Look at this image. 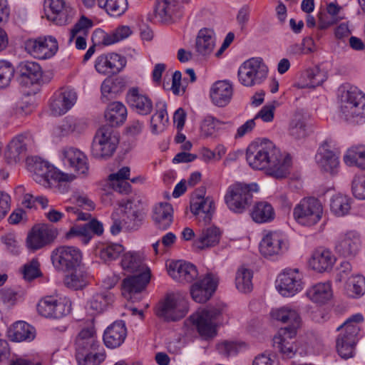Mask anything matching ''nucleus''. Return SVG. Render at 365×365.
<instances>
[{"instance_id": "052dcab7", "label": "nucleus", "mask_w": 365, "mask_h": 365, "mask_svg": "<svg viewBox=\"0 0 365 365\" xmlns=\"http://www.w3.org/2000/svg\"><path fill=\"white\" fill-rule=\"evenodd\" d=\"M347 289L351 297L361 296L365 292V278L361 275L349 278Z\"/></svg>"}, {"instance_id": "5fc2aeb1", "label": "nucleus", "mask_w": 365, "mask_h": 365, "mask_svg": "<svg viewBox=\"0 0 365 365\" xmlns=\"http://www.w3.org/2000/svg\"><path fill=\"white\" fill-rule=\"evenodd\" d=\"M344 161L349 166L365 169V148L362 146L351 148L344 155Z\"/></svg>"}, {"instance_id": "f03ea898", "label": "nucleus", "mask_w": 365, "mask_h": 365, "mask_svg": "<svg viewBox=\"0 0 365 365\" xmlns=\"http://www.w3.org/2000/svg\"><path fill=\"white\" fill-rule=\"evenodd\" d=\"M340 113L351 124L365 123V95L356 87L343 89L340 94Z\"/></svg>"}, {"instance_id": "0eeeda50", "label": "nucleus", "mask_w": 365, "mask_h": 365, "mask_svg": "<svg viewBox=\"0 0 365 365\" xmlns=\"http://www.w3.org/2000/svg\"><path fill=\"white\" fill-rule=\"evenodd\" d=\"M268 68L260 58L245 61L237 72L240 83L246 87L261 84L267 77Z\"/></svg>"}, {"instance_id": "864d4df0", "label": "nucleus", "mask_w": 365, "mask_h": 365, "mask_svg": "<svg viewBox=\"0 0 365 365\" xmlns=\"http://www.w3.org/2000/svg\"><path fill=\"white\" fill-rule=\"evenodd\" d=\"M71 274L66 275L64 278L65 285L73 289H82L86 284L87 274L81 267H78L72 269Z\"/></svg>"}, {"instance_id": "72a5a7b5", "label": "nucleus", "mask_w": 365, "mask_h": 365, "mask_svg": "<svg viewBox=\"0 0 365 365\" xmlns=\"http://www.w3.org/2000/svg\"><path fill=\"white\" fill-rule=\"evenodd\" d=\"M152 219L155 227L161 230H168L173 221V209L168 202H160L153 208Z\"/></svg>"}, {"instance_id": "f257e3e1", "label": "nucleus", "mask_w": 365, "mask_h": 365, "mask_svg": "<svg viewBox=\"0 0 365 365\" xmlns=\"http://www.w3.org/2000/svg\"><path fill=\"white\" fill-rule=\"evenodd\" d=\"M246 159L254 169H267V173L282 178L289 173L291 158L283 155L275 145L267 139L252 143L247 148Z\"/></svg>"}, {"instance_id": "dca6fc26", "label": "nucleus", "mask_w": 365, "mask_h": 365, "mask_svg": "<svg viewBox=\"0 0 365 365\" xmlns=\"http://www.w3.org/2000/svg\"><path fill=\"white\" fill-rule=\"evenodd\" d=\"M339 153L331 141L325 140L319 148L316 155L317 164L324 172L334 174L339 168Z\"/></svg>"}, {"instance_id": "a211bd4d", "label": "nucleus", "mask_w": 365, "mask_h": 365, "mask_svg": "<svg viewBox=\"0 0 365 365\" xmlns=\"http://www.w3.org/2000/svg\"><path fill=\"white\" fill-rule=\"evenodd\" d=\"M76 93L71 88H62L56 91L50 99L49 108L52 115H62L76 103Z\"/></svg>"}, {"instance_id": "9d476101", "label": "nucleus", "mask_w": 365, "mask_h": 365, "mask_svg": "<svg viewBox=\"0 0 365 365\" xmlns=\"http://www.w3.org/2000/svg\"><path fill=\"white\" fill-rule=\"evenodd\" d=\"M24 46L30 55L41 60L53 57L58 50V41L52 36L29 38L25 41Z\"/></svg>"}, {"instance_id": "9b49d317", "label": "nucleus", "mask_w": 365, "mask_h": 365, "mask_svg": "<svg viewBox=\"0 0 365 365\" xmlns=\"http://www.w3.org/2000/svg\"><path fill=\"white\" fill-rule=\"evenodd\" d=\"M220 314V309L206 308L190 316V320L202 336L213 337L216 334V320Z\"/></svg>"}, {"instance_id": "f704fd0d", "label": "nucleus", "mask_w": 365, "mask_h": 365, "mask_svg": "<svg viewBox=\"0 0 365 365\" xmlns=\"http://www.w3.org/2000/svg\"><path fill=\"white\" fill-rule=\"evenodd\" d=\"M335 262L336 257L329 250L319 247L313 252L309 264L313 269L323 272L331 270Z\"/></svg>"}, {"instance_id": "0e129e2a", "label": "nucleus", "mask_w": 365, "mask_h": 365, "mask_svg": "<svg viewBox=\"0 0 365 365\" xmlns=\"http://www.w3.org/2000/svg\"><path fill=\"white\" fill-rule=\"evenodd\" d=\"M222 124L223 123L218 119L212 115H207L201 124L202 134L205 137H210L212 135L215 131L219 129L220 125Z\"/></svg>"}, {"instance_id": "69168bd1", "label": "nucleus", "mask_w": 365, "mask_h": 365, "mask_svg": "<svg viewBox=\"0 0 365 365\" xmlns=\"http://www.w3.org/2000/svg\"><path fill=\"white\" fill-rule=\"evenodd\" d=\"M304 77L308 80L304 86L309 88H315L321 85L324 81V75L318 68L307 69Z\"/></svg>"}, {"instance_id": "c756f323", "label": "nucleus", "mask_w": 365, "mask_h": 365, "mask_svg": "<svg viewBox=\"0 0 365 365\" xmlns=\"http://www.w3.org/2000/svg\"><path fill=\"white\" fill-rule=\"evenodd\" d=\"M127 336V329L123 321L118 320L112 323L103 333V342L110 349L119 347Z\"/></svg>"}, {"instance_id": "c85d7f7f", "label": "nucleus", "mask_w": 365, "mask_h": 365, "mask_svg": "<svg viewBox=\"0 0 365 365\" xmlns=\"http://www.w3.org/2000/svg\"><path fill=\"white\" fill-rule=\"evenodd\" d=\"M272 317L287 326L279 329L297 332L302 326V319L297 309L288 306L282 307L272 312Z\"/></svg>"}, {"instance_id": "a18cd8bd", "label": "nucleus", "mask_w": 365, "mask_h": 365, "mask_svg": "<svg viewBox=\"0 0 365 365\" xmlns=\"http://www.w3.org/2000/svg\"><path fill=\"white\" fill-rule=\"evenodd\" d=\"M168 124L167 105L165 102L160 101L156 103V112L150 119L151 131L153 134L163 132Z\"/></svg>"}, {"instance_id": "a19ab883", "label": "nucleus", "mask_w": 365, "mask_h": 365, "mask_svg": "<svg viewBox=\"0 0 365 365\" xmlns=\"http://www.w3.org/2000/svg\"><path fill=\"white\" fill-rule=\"evenodd\" d=\"M9 336L14 341H31L36 337V330L29 324L19 321L14 323L10 329Z\"/></svg>"}, {"instance_id": "aec40b11", "label": "nucleus", "mask_w": 365, "mask_h": 365, "mask_svg": "<svg viewBox=\"0 0 365 365\" xmlns=\"http://www.w3.org/2000/svg\"><path fill=\"white\" fill-rule=\"evenodd\" d=\"M34 139L29 132H26L14 137L8 145L6 157L10 162L16 163L21 155H25L28 150L34 146Z\"/></svg>"}, {"instance_id": "4468645a", "label": "nucleus", "mask_w": 365, "mask_h": 365, "mask_svg": "<svg viewBox=\"0 0 365 365\" xmlns=\"http://www.w3.org/2000/svg\"><path fill=\"white\" fill-rule=\"evenodd\" d=\"M219 282L217 274L209 272L194 282L190 288L192 299L197 303H205L215 292Z\"/></svg>"}, {"instance_id": "f3484780", "label": "nucleus", "mask_w": 365, "mask_h": 365, "mask_svg": "<svg viewBox=\"0 0 365 365\" xmlns=\"http://www.w3.org/2000/svg\"><path fill=\"white\" fill-rule=\"evenodd\" d=\"M302 274L298 269H285L277 277V288L284 297H292L302 289Z\"/></svg>"}, {"instance_id": "e2e57ef3", "label": "nucleus", "mask_w": 365, "mask_h": 365, "mask_svg": "<svg viewBox=\"0 0 365 365\" xmlns=\"http://www.w3.org/2000/svg\"><path fill=\"white\" fill-rule=\"evenodd\" d=\"M24 279L31 281L41 275L40 264L37 259H32L25 264L21 272Z\"/></svg>"}, {"instance_id": "79ce46f5", "label": "nucleus", "mask_w": 365, "mask_h": 365, "mask_svg": "<svg viewBox=\"0 0 365 365\" xmlns=\"http://www.w3.org/2000/svg\"><path fill=\"white\" fill-rule=\"evenodd\" d=\"M18 68L21 82H24L26 84L36 83L41 78V68L40 65L36 62H21Z\"/></svg>"}, {"instance_id": "412c9836", "label": "nucleus", "mask_w": 365, "mask_h": 365, "mask_svg": "<svg viewBox=\"0 0 365 365\" xmlns=\"http://www.w3.org/2000/svg\"><path fill=\"white\" fill-rule=\"evenodd\" d=\"M56 236V230L49 225L34 227L26 238L27 247L32 251L39 250L51 243Z\"/></svg>"}, {"instance_id": "20e7f679", "label": "nucleus", "mask_w": 365, "mask_h": 365, "mask_svg": "<svg viewBox=\"0 0 365 365\" xmlns=\"http://www.w3.org/2000/svg\"><path fill=\"white\" fill-rule=\"evenodd\" d=\"M258 190V185L255 182H235L227 187L224 197L225 202L230 211L243 213L252 204L253 193Z\"/></svg>"}, {"instance_id": "6ab92c4d", "label": "nucleus", "mask_w": 365, "mask_h": 365, "mask_svg": "<svg viewBox=\"0 0 365 365\" xmlns=\"http://www.w3.org/2000/svg\"><path fill=\"white\" fill-rule=\"evenodd\" d=\"M287 248L284 236L277 231L269 232L259 243L260 253L266 257L282 255Z\"/></svg>"}, {"instance_id": "7c9ffc66", "label": "nucleus", "mask_w": 365, "mask_h": 365, "mask_svg": "<svg viewBox=\"0 0 365 365\" xmlns=\"http://www.w3.org/2000/svg\"><path fill=\"white\" fill-rule=\"evenodd\" d=\"M214 202L210 197L195 195L190 201V210L197 216L199 220H202L205 224L211 221L214 212Z\"/></svg>"}, {"instance_id": "5701e85b", "label": "nucleus", "mask_w": 365, "mask_h": 365, "mask_svg": "<svg viewBox=\"0 0 365 365\" xmlns=\"http://www.w3.org/2000/svg\"><path fill=\"white\" fill-rule=\"evenodd\" d=\"M45 8L51 11L46 14L48 19L58 25L69 23L74 15L73 9L64 0H45Z\"/></svg>"}, {"instance_id": "2eb2a0df", "label": "nucleus", "mask_w": 365, "mask_h": 365, "mask_svg": "<svg viewBox=\"0 0 365 365\" xmlns=\"http://www.w3.org/2000/svg\"><path fill=\"white\" fill-rule=\"evenodd\" d=\"M187 312V305L184 301L173 295H169L158 304L155 314L165 321L175 322L183 318Z\"/></svg>"}, {"instance_id": "4d7b16f0", "label": "nucleus", "mask_w": 365, "mask_h": 365, "mask_svg": "<svg viewBox=\"0 0 365 365\" xmlns=\"http://www.w3.org/2000/svg\"><path fill=\"white\" fill-rule=\"evenodd\" d=\"M178 11L176 5L170 0H158L155 6V15L163 22L171 20L172 16Z\"/></svg>"}, {"instance_id": "680f3d73", "label": "nucleus", "mask_w": 365, "mask_h": 365, "mask_svg": "<svg viewBox=\"0 0 365 365\" xmlns=\"http://www.w3.org/2000/svg\"><path fill=\"white\" fill-rule=\"evenodd\" d=\"M14 71V68L9 61H0V88H6L9 85Z\"/></svg>"}, {"instance_id": "1a4fd4ad", "label": "nucleus", "mask_w": 365, "mask_h": 365, "mask_svg": "<svg viewBox=\"0 0 365 365\" xmlns=\"http://www.w3.org/2000/svg\"><path fill=\"white\" fill-rule=\"evenodd\" d=\"M40 315L49 319H61L70 314L71 302L66 297L46 296L37 304Z\"/></svg>"}, {"instance_id": "8fccbe9b", "label": "nucleus", "mask_w": 365, "mask_h": 365, "mask_svg": "<svg viewBox=\"0 0 365 365\" xmlns=\"http://www.w3.org/2000/svg\"><path fill=\"white\" fill-rule=\"evenodd\" d=\"M351 200L346 195L336 194L330 201V210L337 217L346 215L351 209Z\"/></svg>"}, {"instance_id": "a878e982", "label": "nucleus", "mask_w": 365, "mask_h": 365, "mask_svg": "<svg viewBox=\"0 0 365 365\" xmlns=\"http://www.w3.org/2000/svg\"><path fill=\"white\" fill-rule=\"evenodd\" d=\"M150 279V272H143L125 278L121 285L122 294L128 300H135V295L145 289Z\"/></svg>"}, {"instance_id": "6e6552de", "label": "nucleus", "mask_w": 365, "mask_h": 365, "mask_svg": "<svg viewBox=\"0 0 365 365\" xmlns=\"http://www.w3.org/2000/svg\"><path fill=\"white\" fill-rule=\"evenodd\" d=\"M323 207L320 201L314 197H304L294 207L293 216L300 225L313 226L322 218Z\"/></svg>"}, {"instance_id": "13d9d810", "label": "nucleus", "mask_w": 365, "mask_h": 365, "mask_svg": "<svg viewBox=\"0 0 365 365\" xmlns=\"http://www.w3.org/2000/svg\"><path fill=\"white\" fill-rule=\"evenodd\" d=\"M78 365H99L106 359L104 350L93 354L92 351L76 354Z\"/></svg>"}, {"instance_id": "09e8293b", "label": "nucleus", "mask_w": 365, "mask_h": 365, "mask_svg": "<svg viewBox=\"0 0 365 365\" xmlns=\"http://www.w3.org/2000/svg\"><path fill=\"white\" fill-rule=\"evenodd\" d=\"M123 250L120 244L101 243L96 247V255L105 262H109L116 259Z\"/></svg>"}, {"instance_id": "bb28decb", "label": "nucleus", "mask_w": 365, "mask_h": 365, "mask_svg": "<svg viewBox=\"0 0 365 365\" xmlns=\"http://www.w3.org/2000/svg\"><path fill=\"white\" fill-rule=\"evenodd\" d=\"M169 275L179 282H191L197 278L198 272L196 267L182 260L172 261L168 264Z\"/></svg>"}, {"instance_id": "3c124183", "label": "nucleus", "mask_w": 365, "mask_h": 365, "mask_svg": "<svg viewBox=\"0 0 365 365\" xmlns=\"http://www.w3.org/2000/svg\"><path fill=\"white\" fill-rule=\"evenodd\" d=\"M113 301V295L109 291L96 293L88 302L89 309L96 313H101Z\"/></svg>"}, {"instance_id": "ddd939ff", "label": "nucleus", "mask_w": 365, "mask_h": 365, "mask_svg": "<svg viewBox=\"0 0 365 365\" xmlns=\"http://www.w3.org/2000/svg\"><path fill=\"white\" fill-rule=\"evenodd\" d=\"M61 160L65 167L79 177H86L89 173L87 156L80 150L69 147L61 150Z\"/></svg>"}, {"instance_id": "58836bf2", "label": "nucleus", "mask_w": 365, "mask_h": 365, "mask_svg": "<svg viewBox=\"0 0 365 365\" xmlns=\"http://www.w3.org/2000/svg\"><path fill=\"white\" fill-rule=\"evenodd\" d=\"M127 114V108L121 102L109 103L104 113L105 119L108 123L106 125L113 128L121 125L125 121Z\"/></svg>"}, {"instance_id": "cd10ccee", "label": "nucleus", "mask_w": 365, "mask_h": 365, "mask_svg": "<svg viewBox=\"0 0 365 365\" xmlns=\"http://www.w3.org/2000/svg\"><path fill=\"white\" fill-rule=\"evenodd\" d=\"M361 244L360 235L356 231L350 230L339 237L335 250L340 255L352 257L359 251Z\"/></svg>"}, {"instance_id": "f8f14e48", "label": "nucleus", "mask_w": 365, "mask_h": 365, "mask_svg": "<svg viewBox=\"0 0 365 365\" xmlns=\"http://www.w3.org/2000/svg\"><path fill=\"white\" fill-rule=\"evenodd\" d=\"M81 258L80 250L70 246L59 247L51 254V261L54 267L63 272L79 267Z\"/></svg>"}, {"instance_id": "ea45409f", "label": "nucleus", "mask_w": 365, "mask_h": 365, "mask_svg": "<svg viewBox=\"0 0 365 365\" xmlns=\"http://www.w3.org/2000/svg\"><path fill=\"white\" fill-rule=\"evenodd\" d=\"M120 264L123 269L129 273L150 272L143 264V257L139 252H125L122 256Z\"/></svg>"}, {"instance_id": "b1692460", "label": "nucleus", "mask_w": 365, "mask_h": 365, "mask_svg": "<svg viewBox=\"0 0 365 365\" xmlns=\"http://www.w3.org/2000/svg\"><path fill=\"white\" fill-rule=\"evenodd\" d=\"M126 102L134 111L142 115L150 114L153 109L151 98L138 87L130 88L128 91Z\"/></svg>"}, {"instance_id": "e433bc0d", "label": "nucleus", "mask_w": 365, "mask_h": 365, "mask_svg": "<svg viewBox=\"0 0 365 365\" xmlns=\"http://www.w3.org/2000/svg\"><path fill=\"white\" fill-rule=\"evenodd\" d=\"M221 232L215 226L202 229L193 242V247L197 250H203L216 246L220 240Z\"/></svg>"}, {"instance_id": "de8ad7c7", "label": "nucleus", "mask_w": 365, "mask_h": 365, "mask_svg": "<svg viewBox=\"0 0 365 365\" xmlns=\"http://www.w3.org/2000/svg\"><path fill=\"white\" fill-rule=\"evenodd\" d=\"M307 295L312 302L324 304L332 297L331 284L329 282L318 283L307 290Z\"/></svg>"}, {"instance_id": "774afa93", "label": "nucleus", "mask_w": 365, "mask_h": 365, "mask_svg": "<svg viewBox=\"0 0 365 365\" xmlns=\"http://www.w3.org/2000/svg\"><path fill=\"white\" fill-rule=\"evenodd\" d=\"M352 192L356 198L365 199V175L354 178L352 182Z\"/></svg>"}, {"instance_id": "338daca9", "label": "nucleus", "mask_w": 365, "mask_h": 365, "mask_svg": "<svg viewBox=\"0 0 365 365\" xmlns=\"http://www.w3.org/2000/svg\"><path fill=\"white\" fill-rule=\"evenodd\" d=\"M62 135H66L76 132L80 133L83 130L81 122L74 118H66L59 126Z\"/></svg>"}, {"instance_id": "393cba45", "label": "nucleus", "mask_w": 365, "mask_h": 365, "mask_svg": "<svg viewBox=\"0 0 365 365\" xmlns=\"http://www.w3.org/2000/svg\"><path fill=\"white\" fill-rule=\"evenodd\" d=\"M297 332L279 329L273 338V346L278 350L283 358H292L297 351V344L294 341Z\"/></svg>"}, {"instance_id": "49530a36", "label": "nucleus", "mask_w": 365, "mask_h": 365, "mask_svg": "<svg viewBox=\"0 0 365 365\" xmlns=\"http://www.w3.org/2000/svg\"><path fill=\"white\" fill-rule=\"evenodd\" d=\"M130 168L128 167H123L117 173H112L108 176L114 191L122 194H127L130 191L131 186L125 181L129 178Z\"/></svg>"}, {"instance_id": "603ef678", "label": "nucleus", "mask_w": 365, "mask_h": 365, "mask_svg": "<svg viewBox=\"0 0 365 365\" xmlns=\"http://www.w3.org/2000/svg\"><path fill=\"white\" fill-rule=\"evenodd\" d=\"M99 7L103 8L111 16L118 17L128 9L127 0H97Z\"/></svg>"}, {"instance_id": "37998d69", "label": "nucleus", "mask_w": 365, "mask_h": 365, "mask_svg": "<svg viewBox=\"0 0 365 365\" xmlns=\"http://www.w3.org/2000/svg\"><path fill=\"white\" fill-rule=\"evenodd\" d=\"M125 88V83L122 78H106L101 84V99L104 103L114 99Z\"/></svg>"}, {"instance_id": "4c0bfd02", "label": "nucleus", "mask_w": 365, "mask_h": 365, "mask_svg": "<svg viewBox=\"0 0 365 365\" xmlns=\"http://www.w3.org/2000/svg\"><path fill=\"white\" fill-rule=\"evenodd\" d=\"M252 220L259 224L268 223L275 218V211L271 203L267 201L256 202L250 212Z\"/></svg>"}, {"instance_id": "473e14b6", "label": "nucleus", "mask_w": 365, "mask_h": 365, "mask_svg": "<svg viewBox=\"0 0 365 365\" xmlns=\"http://www.w3.org/2000/svg\"><path fill=\"white\" fill-rule=\"evenodd\" d=\"M233 95L232 85L227 81H217L210 88V96L212 102L218 107L227 106Z\"/></svg>"}, {"instance_id": "2f4dec72", "label": "nucleus", "mask_w": 365, "mask_h": 365, "mask_svg": "<svg viewBox=\"0 0 365 365\" xmlns=\"http://www.w3.org/2000/svg\"><path fill=\"white\" fill-rule=\"evenodd\" d=\"M216 44L215 34L212 29H201L196 36L195 51L198 56L207 57L210 56Z\"/></svg>"}, {"instance_id": "c03bdc74", "label": "nucleus", "mask_w": 365, "mask_h": 365, "mask_svg": "<svg viewBox=\"0 0 365 365\" xmlns=\"http://www.w3.org/2000/svg\"><path fill=\"white\" fill-rule=\"evenodd\" d=\"M308 115L302 111H297L292 116L289 133L295 139H302L307 135Z\"/></svg>"}, {"instance_id": "423d86ee", "label": "nucleus", "mask_w": 365, "mask_h": 365, "mask_svg": "<svg viewBox=\"0 0 365 365\" xmlns=\"http://www.w3.org/2000/svg\"><path fill=\"white\" fill-rule=\"evenodd\" d=\"M119 143V135L112 126L103 125L93 138L91 153L96 158H108L113 155Z\"/></svg>"}, {"instance_id": "6e6d98bb", "label": "nucleus", "mask_w": 365, "mask_h": 365, "mask_svg": "<svg viewBox=\"0 0 365 365\" xmlns=\"http://www.w3.org/2000/svg\"><path fill=\"white\" fill-rule=\"evenodd\" d=\"M252 272L251 270L242 267L236 273L235 284L237 289L244 293L250 292L252 289Z\"/></svg>"}, {"instance_id": "7ed1b4c3", "label": "nucleus", "mask_w": 365, "mask_h": 365, "mask_svg": "<svg viewBox=\"0 0 365 365\" xmlns=\"http://www.w3.org/2000/svg\"><path fill=\"white\" fill-rule=\"evenodd\" d=\"M26 165L29 170L33 173V179L45 187H51L53 182H69L74 178L73 175L56 170L47 161L38 157L28 158Z\"/></svg>"}, {"instance_id": "4be33fe9", "label": "nucleus", "mask_w": 365, "mask_h": 365, "mask_svg": "<svg viewBox=\"0 0 365 365\" xmlns=\"http://www.w3.org/2000/svg\"><path fill=\"white\" fill-rule=\"evenodd\" d=\"M125 65V58L115 53L100 55L95 61L96 70L103 75L117 74Z\"/></svg>"}, {"instance_id": "bf43d9fd", "label": "nucleus", "mask_w": 365, "mask_h": 365, "mask_svg": "<svg viewBox=\"0 0 365 365\" xmlns=\"http://www.w3.org/2000/svg\"><path fill=\"white\" fill-rule=\"evenodd\" d=\"M93 21L91 19L82 16L71 29L68 43H71L74 40L76 36L78 34L88 35V30L93 26Z\"/></svg>"}, {"instance_id": "c9c22d12", "label": "nucleus", "mask_w": 365, "mask_h": 365, "mask_svg": "<svg viewBox=\"0 0 365 365\" xmlns=\"http://www.w3.org/2000/svg\"><path fill=\"white\" fill-rule=\"evenodd\" d=\"M99 346L93 329H82L75 340L76 354L96 351Z\"/></svg>"}, {"instance_id": "39448f33", "label": "nucleus", "mask_w": 365, "mask_h": 365, "mask_svg": "<svg viewBox=\"0 0 365 365\" xmlns=\"http://www.w3.org/2000/svg\"><path fill=\"white\" fill-rule=\"evenodd\" d=\"M364 317L361 314H356L349 317L336 330L342 329V332L336 339V350L343 359H349L354 356V348L357 341L359 327L357 324L362 322Z\"/></svg>"}]
</instances>
